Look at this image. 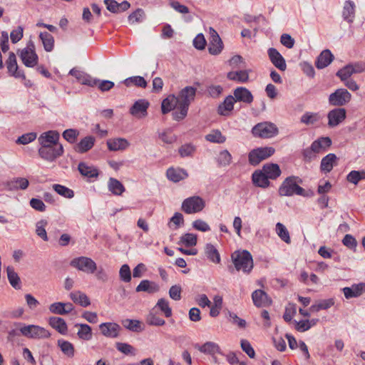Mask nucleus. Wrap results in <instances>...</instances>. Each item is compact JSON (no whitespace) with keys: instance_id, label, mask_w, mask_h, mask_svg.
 Returning <instances> with one entry per match:
<instances>
[{"instance_id":"nucleus-62","label":"nucleus","mask_w":365,"mask_h":365,"mask_svg":"<svg viewBox=\"0 0 365 365\" xmlns=\"http://www.w3.org/2000/svg\"><path fill=\"white\" fill-rule=\"evenodd\" d=\"M145 16L144 11L141 9H138L134 12L130 14L128 16V21L131 24L141 22Z\"/></svg>"},{"instance_id":"nucleus-26","label":"nucleus","mask_w":365,"mask_h":365,"mask_svg":"<svg viewBox=\"0 0 365 365\" xmlns=\"http://www.w3.org/2000/svg\"><path fill=\"white\" fill-rule=\"evenodd\" d=\"M166 175L168 178L174 182H178L182 180H184L188 176L187 173L185 170L180 168H168Z\"/></svg>"},{"instance_id":"nucleus-44","label":"nucleus","mask_w":365,"mask_h":365,"mask_svg":"<svg viewBox=\"0 0 365 365\" xmlns=\"http://www.w3.org/2000/svg\"><path fill=\"white\" fill-rule=\"evenodd\" d=\"M227 78L232 81L245 83L249 79V73L246 70L230 71L227 73Z\"/></svg>"},{"instance_id":"nucleus-20","label":"nucleus","mask_w":365,"mask_h":365,"mask_svg":"<svg viewBox=\"0 0 365 365\" xmlns=\"http://www.w3.org/2000/svg\"><path fill=\"white\" fill-rule=\"evenodd\" d=\"M29 185V180L25 178H14L5 183L7 190L14 191L18 190H26Z\"/></svg>"},{"instance_id":"nucleus-1","label":"nucleus","mask_w":365,"mask_h":365,"mask_svg":"<svg viewBox=\"0 0 365 365\" xmlns=\"http://www.w3.org/2000/svg\"><path fill=\"white\" fill-rule=\"evenodd\" d=\"M302 182V180L297 176H289L285 178L279 187L278 192L280 196L290 197L294 195L303 197H311L314 195L312 191H306L299 186V184Z\"/></svg>"},{"instance_id":"nucleus-17","label":"nucleus","mask_w":365,"mask_h":365,"mask_svg":"<svg viewBox=\"0 0 365 365\" xmlns=\"http://www.w3.org/2000/svg\"><path fill=\"white\" fill-rule=\"evenodd\" d=\"M268 56L271 62L276 68L282 71H284L287 69V64L284 58L276 48H269Z\"/></svg>"},{"instance_id":"nucleus-55","label":"nucleus","mask_w":365,"mask_h":365,"mask_svg":"<svg viewBox=\"0 0 365 365\" xmlns=\"http://www.w3.org/2000/svg\"><path fill=\"white\" fill-rule=\"evenodd\" d=\"M124 83L127 86H129L131 83L141 88L147 86V82L142 76L129 77L124 81Z\"/></svg>"},{"instance_id":"nucleus-53","label":"nucleus","mask_w":365,"mask_h":365,"mask_svg":"<svg viewBox=\"0 0 365 365\" xmlns=\"http://www.w3.org/2000/svg\"><path fill=\"white\" fill-rule=\"evenodd\" d=\"M53 189L60 195L66 197V198H72L74 196V192L70 188L61 185L59 184L53 185Z\"/></svg>"},{"instance_id":"nucleus-14","label":"nucleus","mask_w":365,"mask_h":365,"mask_svg":"<svg viewBox=\"0 0 365 365\" xmlns=\"http://www.w3.org/2000/svg\"><path fill=\"white\" fill-rule=\"evenodd\" d=\"M69 74L74 76L76 79L83 85L93 87L96 86L98 82V80L93 78L89 74L76 68H72L69 71Z\"/></svg>"},{"instance_id":"nucleus-30","label":"nucleus","mask_w":365,"mask_h":365,"mask_svg":"<svg viewBox=\"0 0 365 365\" xmlns=\"http://www.w3.org/2000/svg\"><path fill=\"white\" fill-rule=\"evenodd\" d=\"M252 178L253 183L257 187L266 188L269 186V180L262 170L255 171L252 174Z\"/></svg>"},{"instance_id":"nucleus-50","label":"nucleus","mask_w":365,"mask_h":365,"mask_svg":"<svg viewBox=\"0 0 365 365\" xmlns=\"http://www.w3.org/2000/svg\"><path fill=\"white\" fill-rule=\"evenodd\" d=\"M276 232L279 237L286 242L287 244L291 243V239L289 236V231L286 228V227L282 224L281 222H277L276 224Z\"/></svg>"},{"instance_id":"nucleus-29","label":"nucleus","mask_w":365,"mask_h":365,"mask_svg":"<svg viewBox=\"0 0 365 365\" xmlns=\"http://www.w3.org/2000/svg\"><path fill=\"white\" fill-rule=\"evenodd\" d=\"M79 173L84 177L87 178H97L99 175L98 170L93 165L81 162L78 165Z\"/></svg>"},{"instance_id":"nucleus-21","label":"nucleus","mask_w":365,"mask_h":365,"mask_svg":"<svg viewBox=\"0 0 365 365\" xmlns=\"http://www.w3.org/2000/svg\"><path fill=\"white\" fill-rule=\"evenodd\" d=\"M59 139V134L56 131L50 130L43 133L38 140L41 145L54 146V145H60L58 141Z\"/></svg>"},{"instance_id":"nucleus-58","label":"nucleus","mask_w":365,"mask_h":365,"mask_svg":"<svg viewBox=\"0 0 365 365\" xmlns=\"http://www.w3.org/2000/svg\"><path fill=\"white\" fill-rule=\"evenodd\" d=\"M180 242L187 247L195 246L197 244V235L192 233H187L180 237Z\"/></svg>"},{"instance_id":"nucleus-8","label":"nucleus","mask_w":365,"mask_h":365,"mask_svg":"<svg viewBox=\"0 0 365 365\" xmlns=\"http://www.w3.org/2000/svg\"><path fill=\"white\" fill-rule=\"evenodd\" d=\"M63 153L62 145H41L38 149V154L41 158L46 161L53 162Z\"/></svg>"},{"instance_id":"nucleus-15","label":"nucleus","mask_w":365,"mask_h":365,"mask_svg":"<svg viewBox=\"0 0 365 365\" xmlns=\"http://www.w3.org/2000/svg\"><path fill=\"white\" fill-rule=\"evenodd\" d=\"M149 102L145 99H140L135 102L130 109V113L138 118H144L147 115V110L149 107Z\"/></svg>"},{"instance_id":"nucleus-60","label":"nucleus","mask_w":365,"mask_h":365,"mask_svg":"<svg viewBox=\"0 0 365 365\" xmlns=\"http://www.w3.org/2000/svg\"><path fill=\"white\" fill-rule=\"evenodd\" d=\"M231 154L227 150H222L220 153L217 158L218 163L222 166L229 165L231 163Z\"/></svg>"},{"instance_id":"nucleus-41","label":"nucleus","mask_w":365,"mask_h":365,"mask_svg":"<svg viewBox=\"0 0 365 365\" xmlns=\"http://www.w3.org/2000/svg\"><path fill=\"white\" fill-rule=\"evenodd\" d=\"M197 349L204 354L213 355L216 353L220 352V348L219 345L212 341H207L202 346H196Z\"/></svg>"},{"instance_id":"nucleus-7","label":"nucleus","mask_w":365,"mask_h":365,"mask_svg":"<svg viewBox=\"0 0 365 365\" xmlns=\"http://www.w3.org/2000/svg\"><path fill=\"white\" fill-rule=\"evenodd\" d=\"M71 265L87 274H93L97 269L96 263L90 257H79L71 262Z\"/></svg>"},{"instance_id":"nucleus-54","label":"nucleus","mask_w":365,"mask_h":365,"mask_svg":"<svg viewBox=\"0 0 365 365\" xmlns=\"http://www.w3.org/2000/svg\"><path fill=\"white\" fill-rule=\"evenodd\" d=\"M48 222L46 220H41L37 222L36 225V233L43 240L48 241L47 233L46 231V226L47 225Z\"/></svg>"},{"instance_id":"nucleus-40","label":"nucleus","mask_w":365,"mask_h":365,"mask_svg":"<svg viewBox=\"0 0 365 365\" xmlns=\"http://www.w3.org/2000/svg\"><path fill=\"white\" fill-rule=\"evenodd\" d=\"M108 187L109 191L115 195H121L125 190L123 185L119 180L113 178L109 179Z\"/></svg>"},{"instance_id":"nucleus-43","label":"nucleus","mask_w":365,"mask_h":365,"mask_svg":"<svg viewBox=\"0 0 365 365\" xmlns=\"http://www.w3.org/2000/svg\"><path fill=\"white\" fill-rule=\"evenodd\" d=\"M331 144V140L329 137L326 138H321L318 140L314 141L310 148L312 151H314L315 153H318L321 151L322 148L329 147Z\"/></svg>"},{"instance_id":"nucleus-12","label":"nucleus","mask_w":365,"mask_h":365,"mask_svg":"<svg viewBox=\"0 0 365 365\" xmlns=\"http://www.w3.org/2000/svg\"><path fill=\"white\" fill-rule=\"evenodd\" d=\"M210 41L208 46L209 53L212 55L219 54L222 48L223 43L217 32L212 27L209 29Z\"/></svg>"},{"instance_id":"nucleus-10","label":"nucleus","mask_w":365,"mask_h":365,"mask_svg":"<svg viewBox=\"0 0 365 365\" xmlns=\"http://www.w3.org/2000/svg\"><path fill=\"white\" fill-rule=\"evenodd\" d=\"M351 99V93L345 88L336 89L329 96V103L332 106H343Z\"/></svg>"},{"instance_id":"nucleus-4","label":"nucleus","mask_w":365,"mask_h":365,"mask_svg":"<svg viewBox=\"0 0 365 365\" xmlns=\"http://www.w3.org/2000/svg\"><path fill=\"white\" fill-rule=\"evenodd\" d=\"M21 334L31 339H47L51 336V333L43 327L37 325H24L21 327Z\"/></svg>"},{"instance_id":"nucleus-36","label":"nucleus","mask_w":365,"mask_h":365,"mask_svg":"<svg viewBox=\"0 0 365 365\" xmlns=\"http://www.w3.org/2000/svg\"><path fill=\"white\" fill-rule=\"evenodd\" d=\"M70 297L73 302L80 304L81 307H86L91 304L87 295L80 291L71 292Z\"/></svg>"},{"instance_id":"nucleus-57","label":"nucleus","mask_w":365,"mask_h":365,"mask_svg":"<svg viewBox=\"0 0 365 365\" xmlns=\"http://www.w3.org/2000/svg\"><path fill=\"white\" fill-rule=\"evenodd\" d=\"M161 312H163L166 317H170L172 316V309L169 306V302L168 300L161 298L160 299L156 304Z\"/></svg>"},{"instance_id":"nucleus-31","label":"nucleus","mask_w":365,"mask_h":365,"mask_svg":"<svg viewBox=\"0 0 365 365\" xmlns=\"http://www.w3.org/2000/svg\"><path fill=\"white\" fill-rule=\"evenodd\" d=\"M159 289L160 287L155 282L145 279L140 282L135 291L137 292H146L149 294H153L158 292Z\"/></svg>"},{"instance_id":"nucleus-47","label":"nucleus","mask_w":365,"mask_h":365,"mask_svg":"<svg viewBox=\"0 0 365 365\" xmlns=\"http://www.w3.org/2000/svg\"><path fill=\"white\" fill-rule=\"evenodd\" d=\"M6 273L11 285L15 289H20V278L18 274L15 272L14 267L9 266L7 267Z\"/></svg>"},{"instance_id":"nucleus-23","label":"nucleus","mask_w":365,"mask_h":365,"mask_svg":"<svg viewBox=\"0 0 365 365\" xmlns=\"http://www.w3.org/2000/svg\"><path fill=\"white\" fill-rule=\"evenodd\" d=\"M252 297L255 305L258 307H266L271 304V300L266 292L261 289L255 290Z\"/></svg>"},{"instance_id":"nucleus-13","label":"nucleus","mask_w":365,"mask_h":365,"mask_svg":"<svg viewBox=\"0 0 365 365\" xmlns=\"http://www.w3.org/2000/svg\"><path fill=\"white\" fill-rule=\"evenodd\" d=\"M346 116V111L343 108H337L328 113V125L329 127H336L343 122Z\"/></svg>"},{"instance_id":"nucleus-38","label":"nucleus","mask_w":365,"mask_h":365,"mask_svg":"<svg viewBox=\"0 0 365 365\" xmlns=\"http://www.w3.org/2000/svg\"><path fill=\"white\" fill-rule=\"evenodd\" d=\"M175 106H178V101H177L176 96L174 95H170L162 102V113L163 114L168 113L171 111Z\"/></svg>"},{"instance_id":"nucleus-51","label":"nucleus","mask_w":365,"mask_h":365,"mask_svg":"<svg viewBox=\"0 0 365 365\" xmlns=\"http://www.w3.org/2000/svg\"><path fill=\"white\" fill-rule=\"evenodd\" d=\"M334 304L332 299L321 300L316 304L312 305L309 308L312 312H317L321 309H327L333 306Z\"/></svg>"},{"instance_id":"nucleus-59","label":"nucleus","mask_w":365,"mask_h":365,"mask_svg":"<svg viewBox=\"0 0 365 365\" xmlns=\"http://www.w3.org/2000/svg\"><path fill=\"white\" fill-rule=\"evenodd\" d=\"M146 322L149 325L153 326H163L165 324V322L162 318L158 317L156 314L150 312L146 318Z\"/></svg>"},{"instance_id":"nucleus-22","label":"nucleus","mask_w":365,"mask_h":365,"mask_svg":"<svg viewBox=\"0 0 365 365\" xmlns=\"http://www.w3.org/2000/svg\"><path fill=\"white\" fill-rule=\"evenodd\" d=\"M104 3L106 5L107 9L112 13L125 11L130 6V3L127 1H123L119 4L115 0H105Z\"/></svg>"},{"instance_id":"nucleus-6","label":"nucleus","mask_w":365,"mask_h":365,"mask_svg":"<svg viewBox=\"0 0 365 365\" xmlns=\"http://www.w3.org/2000/svg\"><path fill=\"white\" fill-rule=\"evenodd\" d=\"M205 202L199 196H192L186 198L182 204V210L187 214L197 213L203 210Z\"/></svg>"},{"instance_id":"nucleus-2","label":"nucleus","mask_w":365,"mask_h":365,"mask_svg":"<svg viewBox=\"0 0 365 365\" xmlns=\"http://www.w3.org/2000/svg\"><path fill=\"white\" fill-rule=\"evenodd\" d=\"M232 260L237 271L250 273L253 268V259L247 250L235 251L231 255Z\"/></svg>"},{"instance_id":"nucleus-11","label":"nucleus","mask_w":365,"mask_h":365,"mask_svg":"<svg viewBox=\"0 0 365 365\" xmlns=\"http://www.w3.org/2000/svg\"><path fill=\"white\" fill-rule=\"evenodd\" d=\"M197 88L192 86H186L182 88L176 97L178 105L183 108H189L190 103L195 100Z\"/></svg>"},{"instance_id":"nucleus-19","label":"nucleus","mask_w":365,"mask_h":365,"mask_svg":"<svg viewBox=\"0 0 365 365\" xmlns=\"http://www.w3.org/2000/svg\"><path fill=\"white\" fill-rule=\"evenodd\" d=\"M99 328L103 335L110 338H116L120 329L118 324L112 322L102 323Z\"/></svg>"},{"instance_id":"nucleus-61","label":"nucleus","mask_w":365,"mask_h":365,"mask_svg":"<svg viewBox=\"0 0 365 365\" xmlns=\"http://www.w3.org/2000/svg\"><path fill=\"white\" fill-rule=\"evenodd\" d=\"M195 151V147L191 143L185 144L179 148V153L182 158L191 156Z\"/></svg>"},{"instance_id":"nucleus-33","label":"nucleus","mask_w":365,"mask_h":365,"mask_svg":"<svg viewBox=\"0 0 365 365\" xmlns=\"http://www.w3.org/2000/svg\"><path fill=\"white\" fill-rule=\"evenodd\" d=\"M262 170L268 179L275 180L281 175L279 166L275 163L265 164L262 168Z\"/></svg>"},{"instance_id":"nucleus-48","label":"nucleus","mask_w":365,"mask_h":365,"mask_svg":"<svg viewBox=\"0 0 365 365\" xmlns=\"http://www.w3.org/2000/svg\"><path fill=\"white\" fill-rule=\"evenodd\" d=\"M320 120V115L317 113L306 112L302 115L300 122L307 125H314Z\"/></svg>"},{"instance_id":"nucleus-35","label":"nucleus","mask_w":365,"mask_h":365,"mask_svg":"<svg viewBox=\"0 0 365 365\" xmlns=\"http://www.w3.org/2000/svg\"><path fill=\"white\" fill-rule=\"evenodd\" d=\"M336 160L337 158L334 153H329L324 157L321 161L320 165L322 171L329 173L332 170L334 165L336 162Z\"/></svg>"},{"instance_id":"nucleus-37","label":"nucleus","mask_w":365,"mask_h":365,"mask_svg":"<svg viewBox=\"0 0 365 365\" xmlns=\"http://www.w3.org/2000/svg\"><path fill=\"white\" fill-rule=\"evenodd\" d=\"M354 3L351 1H346L344 4L342 16L345 21L351 23L354 19L355 10Z\"/></svg>"},{"instance_id":"nucleus-45","label":"nucleus","mask_w":365,"mask_h":365,"mask_svg":"<svg viewBox=\"0 0 365 365\" xmlns=\"http://www.w3.org/2000/svg\"><path fill=\"white\" fill-rule=\"evenodd\" d=\"M39 37L42 41L44 49L47 52L51 51L54 46V38L53 36L48 32H41Z\"/></svg>"},{"instance_id":"nucleus-32","label":"nucleus","mask_w":365,"mask_h":365,"mask_svg":"<svg viewBox=\"0 0 365 365\" xmlns=\"http://www.w3.org/2000/svg\"><path fill=\"white\" fill-rule=\"evenodd\" d=\"M49 325L61 334H66L68 331L65 320L61 317H51L48 320Z\"/></svg>"},{"instance_id":"nucleus-28","label":"nucleus","mask_w":365,"mask_h":365,"mask_svg":"<svg viewBox=\"0 0 365 365\" xmlns=\"http://www.w3.org/2000/svg\"><path fill=\"white\" fill-rule=\"evenodd\" d=\"M334 59V56L328 49L323 51L318 56L316 61V67L322 69L329 66Z\"/></svg>"},{"instance_id":"nucleus-3","label":"nucleus","mask_w":365,"mask_h":365,"mask_svg":"<svg viewBox=\"0 0 365 365\" xmlns=\"http://www.w3.org/2000/svg\"><path fill=\"white\" fill-rule=\"evenodd\" d=\"M252 133L255 137L270 138L277 135L279 130L274 123L266 121L255 125L252 128Z\"/></svg>"},{"instance_id":"nucleus-56","label":"nucleus","mask_w":365,"mask_h":365,"mask_svg":"<svg viewBox=\"0 0 365 365\" xmlns=\"http://www.w3.org/2000/svg\"><path fill=\"white\" fill-rule=\"evenodd\" d=\"M122 324L126 329L132 331H139L140 329V322L136 319H125L122 321Z\"/></svg>"},{"instance_id":"nucleus-63","label":"nucleus","mask_w":365,"mask_h":365,"mask_svg":"<svg viewBox=\"0 0 365 365\" xmlns=\"http://www.w3.org/2000/svg\"><path fill=\"white\" fill-rule=\"evenodd\" d=\"M120 278L125 282H129L131 280V272L129 266L126 264L121 266L119 271Z\"/></svg>"},{"instance_id":"nucleus-42","label":"nucleus","mask_w":365,"mask_h":365,"mask_svg":"<svg viewBox=\"0 0 365 365\" xmlns=\"http://www.w3.org/2000/svg\"><path fill=\"white\" fill-rule=\"evenodd\" d=\"M76 327H79L77 335L79 339L88 341L92 338V329L91 327L86 324H76Z\"/></svg>"},{"instance_id":"nucleus-52","label":"nucleus","mask_w":365,"mask_h":365,"mask_svg":"<svg viewBox=\"0 0 365 365\" xmlns=\"http://www.w3.org/2000/svg\"><path fill=\"white\" fill-rule=\"evenodd\" d=\"M364 179H365L364 170H352L346 176V180L354 185H357L360 180Z\"/></svg>"},{"instance_id":"nucleus-24","label":"nucleus","mask_w":365,"mask_h":365,"mask_svg":"<svg viewBox=\"0 0 365 365\" xmlns=\"http://www.w3.org/2000/svg\"><path fill=\"white\" fill-rule=\"evenodd\" d=\"M107 145L110 150H124L130 145L129 142L123 138H111L107 140Z\"/></svg>"},{"instance_id":"nucleus-9","label":"nucleus","mask_w":365,"mask_h":365,"mask_svg":"<svg viewBox=\"0 0 365 365\" xmlns=\"http://www.w3.org/2000/svg\"><path fill=\"white\" fill-rule=\"evenodd\" d=\"M274 151L275 150L272 147L259 148L252 150L249 153V162L253 165H257L261 161L272 155Z\"/></svg>"},{"instance_id":"nucleus-25","label":"nucleus","mask_w":365,"mask_h":365,"mask_svg":"<svg viewBox=\"0 0 365 365\" xmlns=\"http://www.w3.org/2000/svg\"><path fill=\"white\" fill-rule=\"evenodd\" d=\"M235 103V100L232 96L230 95L227 96L224 101L219 105L217 108V113L221 115H229L234 108Z\"/></svg>"},{"instance_id":"nucleus-64","label":"nucleus","mask_w":365,"mask_h":365,"mask_svg":"<svg viewBox=\"0 0 365 365\" xmlns=\"http://www.w3.org/2000/svg\"><path fill=\"white\" fill-rule=\"evenodd\" d=\"M352 74H354L353 68L351 67L350 64L339 70L336 73V76L339 77L341 81L347 80Z\"/></svg>"},{"instance_id":"nucleus-46","label":"nucleus","mask_w":365,"mask_h":365,"mask_svg":"<svg viewBox=\"0 0 365 365\" xmlns=\"http://www.w3.org/2000/svg\"><path fill=\"white\" fill-rule=\"evenodd\" d=\"M205 140L214 143H223L226 140V137L224 136L221 131L219 130H212L210 133L205 135Z\"/></svg>"},{"instance_id":"nucleus-49","label":"nucleus","mask_w":365,"mask_h":365,"mask_svg":"<svg viewBox=\"0 0 365 365\" xmlns=\"http://www.w3.org/2000/svg\"><path fill=\"white\" fill-rule=\"evenodd\" d=\"M58 346L60 347L61 351L68 357H73L74 356L75 349L71 342L59 339L58 341Z\"/></svg>"},{"instance_id":"nucleus-27","label":"nucleus","mask_w":365,"mask_h":365,"mask_svg":"<svg viewBox=\"0 0 365 365\" xmlns=\"http://www.w3.org/2000/svg\"><path fill=\"white\" fill-rule=\"evenodd\" d=\"M365 291V284H353L351 287H344L343 292L346 299L359 297Z\"/></svg>"},{"instance_id":"nucleus-18","label":"nucleus","mask_w":365,"mask_h":365,"mask_svg":"<svg viewBox=\"0 0 365 365\" xmlns=\"http://www.w3.org/2000/svg\"><path fill=\"white\" fill-rule=\"evenodd\" d=\"M235 102L240 101L250 104L254 100L252 93L245 87H238L233 91V96Z\"/></svg>"},{"instance_id":"nucleus-16","label":"nucleus","mask_w":365,"mask_h":365,"mask_svg":"<svg viewBox=\"0 0 365 365\" xmlns=\"http://www.w3.org/2000/svg\"><path fill=\"white\" fill-rule=\"evenodd\" d=\"M8 72L15 78H25L23 71H19V66L16 61V57L14 53L10 52L8 59L6 61Z\"/></svg>"},{"instance_id":"nucleus-39","label":"nucleus","mask_w":365,"mask_h":365,"mask_svg":"<svg viewBox=\"0 0 365 365\" xmlns=\"http://www.w3.org/2000/svg\"><path fill=\"white\" fill-rule=\"evenodd\" d=\"M205 254L206 257L212 262L219 264L220 262V253L216 247L210 243H207L205 247Z\"/></svg>"},{"instance_id":"nucleus-5","label":"nucleus","mask_w":365,"mask_h":365,"mask_svg":"<svg viewBox=\"0 0 365 365\" xmlns=\"http://www.w3.org/2000/svg\"><path fill=\"white\" fill-rule=\"evenodd\" d=\"M18 53L26 67H34L37 65L38 58L36 53L35 46L33 42H29L26 48L19 50Z\"/></svg>"},{"instance_id":"nucleus-34","label":"nucleus","mask_w":365,"mask_h":365,"mask_svg":"<svg viewBox=\"0 0 365 365\" xmlns=\"http://www.w3.org/2000/svg\"><path fill=\"white\" fill-rule=\"evenodd\" d=\"M95 138L93 136H86L83 138L76 146V150L83 153L91 150L94 145Z\"/></svg>"}]
</instances>
